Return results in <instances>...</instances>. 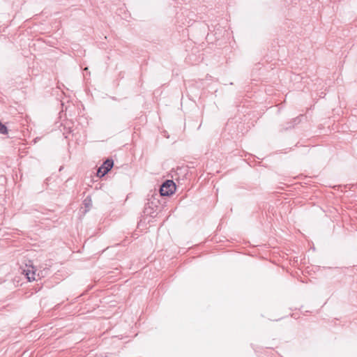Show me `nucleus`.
I'll return each mask as SVG.
<instances>
[{
  "label": "nucleus",
  "instance_id": "obj_1",
  "mask_svg": "<svg viewBox=\"0 0 357 357\" xmlns=\"http://www.w3.org/2000/svg\"><path fill=\"white\" fill-rule=\"evenodd\" d=\"M176 19L178 22L181 24L190 26L193 22H195L198 17L195 12L186 8H183L181 9V13L176 14Z\"/></svg>",
  "mask_w": 357,
  "mask_h": 357
},
{
  "label": "nucleus",
  "instance_id": "obj_2",
  "mask_svg": "<svg viewBox=\"0 0 357 357\" xmlns=\"http://www.w3.org/2000/svg\"><path fill=\"white\" fill-rule=\"evenodd\" d=\"M176 188V184L172 180H166L160 188V193L161 196H170L174 193Z\"/></svg>",
  "mask_w": 357,
  "mask_h": 357
},
{
  "label": "nucleus",
  "instance_id": "obj_3",
  "mask_svg": "<svg viewBox=\"0 0 357 357\" xmlns=\"http://www.w3.org/2000/svg\"><path fill=\"white\" fill-rule=\"evenodd\" d=\"M114 160L112 158L106 159L97 170V176L102 178L106 175L113 167Z\"/></svg>",
  "mask_w": 357,
  "mask_h": 357
},
{
  "label": "nucleus",
  "instance_id": "obj_4",
  "mask_svg": "<svg viewBox=\"0 0 357 357\" xmlns=\"http://www.w3.org/2000/svg\"><path fill=\"white\" fill-rule=\"evenodd\" d=\"M35 267L30 264H26L25 267L22 269V274L25 275L28 281L31 282L36 280V273Z\"/></svg>",
  "mask_w": 357,
  "mask_h": 357
},
{
  "label": "nucleus",
  "instance_id": "obj_5",
  "mask_svg": "<svg viewBox=\"0 0 357 357\" xmlns=\"http://www.w3.org/2000/svg\"><path fill=\"white\" fill-rule=\"evenodd\" d=\"M116 14L120 16L123 20H128L130 17V14L124 7L119 8L116 10Z\"/></svg>",
  "mask_w": 357,
  "mask_h": 357
},
{
  "label": "nucleus",
  "instance_id": "obj_6",
  "mask_svg": "<svg viewBox=\"0 0 357 357\" xmlns=\"http://www.w3.org/2000/svg\"><path fill=\"white\" fill-rule=\"evenodd\" d=\"M154 208L150 205V203H147L143 211L144 215L153 217L154 215L153 214L154 213Z\"/></svg>",
  "mask_w": 357,
  "mask_h": 357
},
{
  "label": "nucleus",
  "instance_id": "obj_7",
  "mask_svg": "<svg viewBox=\"0 0 357 357\" xmlns=\"http://www.w3.org/2000/svg\"><path fill=\"white\" fill-rule=\"evenodd\" d=\"M303 118V115L297 116L292 119L291 122L289 123V126L285 128V129H289L294 128L295 125L298 124L301 121V119Z\"/></svg>",
  "mask_w": 357,
  "mask_h": 357
},
{
  "label": "nucleus",
  "instance_id": "obj_8",
  "mask_svg": "<svg viewBox=\"0 0 357 357\" xmlns=\"http://www.w3.org/2000/svg\"><path fill=\"white\" fill-rule=\"evenodd\" d=\"M7 127L0 121V134L5 135L7 134Z\"/></svg>",
  "mask_w": 357,
  "mask_h": 357
},
{
  "label": "nucleus",
  "instance_id": "obj_9",
  "mask_svg": "<svg viewBox=\"0 0 357 357\" xmlns=\"http://www.w3.org/2000/svg\"><path fill=\"white\" fill-rule=\"evenodd\" d=\"M86 202H87V198L85 199L84 201L85 205H86Z\"/></svg>",
  "mask_w": 357,
  "mask_h": 357
}]
</instances>
